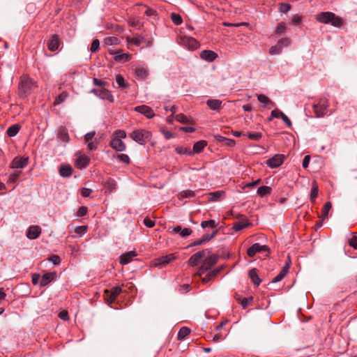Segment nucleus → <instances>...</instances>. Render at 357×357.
<instances>
[{
  "label": "nucleus",
  "mask_w": 357,
  "mask_h": 357,
  "mask_svg": "<svg viewBox=\"0 0 357 357\" xmlns=\"http://www.w3.org/2000/svg\"><path fill=\"white\" fill-rule=\"evenodd\" d=\"M316 20L323 24H331L333 26L340 27L342 19L331 12H322L316 15Z\"/></svg>",
  "instance_id": "nucleus-1"
},
{
  "label": "nucleus",
  "mask_w": 357,
  "mask_h": 357,
  "mask_svg": "<svg viewBox=\"0 0 357 357\" xmlns=\"http://www.w3.org/2000/svg\"><path fill=\"white\" fill-rule=\"evenodd\" d=\"M219 256L218 255H207L202 260V264L198 268L195 275L202 277L206 272L209 271L218 261Z\"/></svg>",
  "instance_id": "nucleus-2"
},
{
  "label": "nucleus",
  "mask_w": 357,
  "mask_h": 357,
  "mask_svg": "<svg viewBox=\"0 0 357 357\" xmlns=\"http://www.w3.org/2000/svg\"><path fill=\"white\" fill-rule=\"evenodd\" d=\"M130 137L140 145H144L151 138V133L144 129H137L130 134Z\"/></svg>",
  "instance_id": "nucleus-3"
},
{
  "label": "nucleus",
  "mask_w": 357,
  "mask_h": 357,
  "mask_svg": "<svg viewBox=\"0 0 357 357\" xmlns=\"http://www.w3.org/2000/svg\"><path fill=\"white\" fill-rule=\"evenodd\" d=\"M178 43L185 49L190 51L197 50L199 46V43L196 39L187 36H181Z\"/></svg>",
  "instance_id": "nucleus-4"
},
{
  "label": "nucleus",
  "mask_w": 357,
  "mask_h": 357,
  "mask_svg": "<svg viewBox=\"0 0 357 357\" xmlns=\"http://www.w3.org/2000/svg\"><path fill=\"white\" fill-rule=\"evenodd\" d=\"M329 104L326 98L319 100L317 104L313 105V110L318 118L323 117L326 114Z\"/></svg>",
  "instance_id": "nucleus-5"
},
{
  "label": "nucleus",
  "mask_w": 357,
  "mask_h": 357,
  "mask_svg": "<svg viewBox=\"0 0 357 357\" xmlns=\"http://www.w3.org/2000/svg\"><path fill=\"white\" fill-rule=\"evenodd\" d=\"M208 254H210V250L208 249H204L196 252L188 259V265L191 266L198 265L200 262H202L203 259Z\"/></svg>",
  "instance_id": "nucleus-6"
},
{
  "label": "nucleus",
  "mask_w": 357,
  "mask_h": 357,
  "mask_svg": "<svg viewBox=\"0 0 357 357\" xmlns=\"http://www.w3.org/2000/svg\"><path fill=\"white\" fill-rule=\"evenodd\" d=\"M34 86L33 81L29 77H23L20 83V89L24 93H29Z\"/></svg>",
  "instance_id": "nucleus-7"
},
{
  "label": "nucleus",
  "mask_w": 357,
  "mask_h": 357,
  "mask_svg": "<svg viewBox=\"0 0 357 357\" xmlns=\"http://www.w3.org/2000/svg\"><path fill=\"white\" fill-rule=\"evenodd\" d=\"M28 157H15L10 163V168L12 169H22L24 168L28 164Z\"/></svg>",
  "instance_id": "nucleus-8"
},
{
  "label": "nucleus",
  "mask_w": 357,
  "mask_h": 357,
  "mask_svg": "<svg viewBox=\"0 0 357 357\" xmlns=\"http://www.w3.org/2000/svg\"><path fill=\"white\" fill-rule=\"evenodd\" d=\"M284 161V155L282 154H276L271 158L267 160L266 165L271 168H276L280 166Z\"/></svg>",
  "instance_id": "nucleus-9"
},
{
  "label": "nucleus",
  "mask_w": 357,
  "mask_h": 357,
  "mask_svg": "<svg viewBox=\"0 0 357 357\" xmlns=\"http://www.w3.org/2000/svg\"><path fill=\"white\" fill-rule=\"evenodd\" d=\"M135 111L144 115L148 119H151L155 116V114L152 109L150 107L145 105L135 107Z\"/></svg>",
  "instance_id": "nucleus-10"
},
{
  "label": "nucleus",
  "mask_w": 357,
  "mask_h": 357,
  "mask_svg": "<svg viewBox=\"0 0 357 357\" xmlns=\"http://www.w3.org/2000/svg\"><path fill=\"white\" fill-rule=\"evenodd\" d=\"M268 250L266 245H261L259 243H254L250 247L247 251V254L250 257H253L257 252Z\"/></svg>",
  "instance_id": "nucleus-11"
},
{
  "label": "nucleus",
  "mask_w": 357,
  "mask_h": 357,
  "mask_svg": "<svg viewBox=\"0 0 357 357\" xmlns=\"http://www.w3.org/2000/svg\"><path fill=\"white\" fill-rule=\"evenodd\" d=\"M41 233V229L39 226H30L26 231V236L28 238L33 240L37 238Z\"/></svg>",
  "instance_id": "nucleus-12"
},
{
  "label": "nucleus",
  "mask_w": 357,
  "mask_h": 357,
  "mask_svg": "<svg viewBox=\"0 0 357 357\" xmlns=\"http://www.w3.org/2000/svg\"><path fill=\"white\" fill-rule=\"evenodd\" d=\"M121 288L119 287H114L111 289L110 291L106 290L107 301L109 303H112L116 299V296L121 293Z\"/></svg>",
  "instance_id": "nucleus-13"
},
{
  "label": "nucleus",
  "mask_w": 357,
  "mask_h": 357,
  "mask_svg": "<svg viewBox=\"0 0 357 357\" xmlns=\"http://www.w3.org/2000/svg\"><path fill=\"white\" fill-rule=\"evenodd\" d=\"M199 56L204 61L212 62L218 57V54L212 50H203L200 52Z\"/></svg>",
  "instance_id": "nucleus-14"
},
{
  "label": "nucleus",
  "mask_w": 357,
  "mask_h": 357,
  "mask_svg": "<svg viewBox=\"0 0 357 357\" xmlns=\"http://www.w3.org/2000/svg\"><path fill=\"white\" fill-rule=\"evenodd\" d=\"M136 256L137 254L135 251L123 253L120 257V263L122 265H126L131 262Z\"/></svg>",
  "instance_id": "nucleus-15"
},
{
  "label": "nucleus",
  "mask_w": 357,
  "mask_h": 357,
  "mask_svg": "<svg viewBox=\"0 0 357 357\" xmlns=\"http://www.w3.org/2000/svg\"><path fill=\"white\" fill-rule=\"evenodd\" d=\"M222 267L215 268L213 270H209L207 272V274L204 277H200L202 278V282L204 284H206L213 278H214L222 270Z\"/></svg>",
  "instance_id": "nucleus-16"
},
{
  "label": "nucleus",
  "mask_w": 357,
  "mask_h": 357,
  "mask_svg": "<svg viewBox=\"0 0 357 357\" xmlns=\"http://www.w3.org/2000/svg\"><path fill=\"white\" fill-rule=\"evenodd\" d=\"M56 275V272H50L45 273L40 278V285L46 286L53 281Z\"/></svg>",
  "instance_id": "nucleus-17"
},
{
  "label": "nucleus",
  "mask_w": 357,
  "mask_h": 357,
  "mask_svg": "<svg viewBox=\"0 0 357 357\" xmlns=\"http://www.w3.org/2000/svg\"><path fill=\"white\" fill-rule=\"evenodd\" d=\"M272 117L282 119L288 127H291L292 125L291 120L287 117V116L279 109H274L272 111Z\"/></svg>",
  "instance_id": "nucleus-18"
},
{
  "label": "nucleus",
  "mask_w": 357,
  "mask_h": 357,
  "mask_svg": "<svg viewBox=\"0 0 357 357\" xmlns=\"http://www.w3.org/2000/svg\"><path fill=\"white\" fill-rule=\"evenodd\" d=\"M114 59L118 62H126L130 59L131 55L128 53H123L120 50L113 53Z\"/></svg>",
  "instance_id": "nucleus-19"
},
{
  "label": "nucleus",
  "mask_w": 357,
  "mask_h": 357,
  "mask_svg": "<svg viewBox=\"0 0 357 357\" xmlns=\"http://www.w3.org/2000/svg\"><path fill=\"white\" fill-rule=\"evenodd\" d=\"M111 146L117 151H123L126 149V144L119 138H114L110 142Z\"/></svg>",
  "instance_id": "nucleus-20"
},
{
  "label": "nucleus",
  "mask_w": 357,
  "mask_h": 357,
  "mask_svg": "<svg viewBox=\"0 0 357 357\" xmlns=\"http://www.w3.org/2000/svg\"><path fill=\"white\" fill-rule=\"evenodd\" d=\"M47 45L50 51L54 52L59 50L60 44L58 36L56 35L52 36V38L47 42Z\"/></svg>",
  "instance_id": "nucleus-21"
},
{
  "label": "nucleus",
  "mask_w": 357,
  "mask_h": 357,
  "mask_svg": "<svg viewBox=\"0 0 357 357\" xmlns=\"http://www.w3.org/2000/svg\"><path fill=\"white\" fill-rule=\"evenodd\" d=\"M175 259L174 254H169L165 256H162L155 259V265H166L169 264L171 261Z\"/></svg>",
  "instance_id": "nucleus-22"
},
{
  "label": "nucleus",
  "mask_w": 357,
  "mask_h": 357,
  "mask_svg": "<svg viewBox=\"0 0 357 357\" xmlns=\"http://www.w3.org/2000/svg\"><path fill=\"white\" fill-rule=\"evenodd\" d=\"M208 107L214 111H219L222 106V101L218 99H208L206 100Z\"/></svg>",
  "instance_id": "nucleus-23"
},
{
  "label": "nucleus",
  "mask_w": 357,
  "mask_h": 357,
  "mask_svg": "<svg viewBox=\"0 0 357 357\" xmlns=\"http://www.w3.org/2000/svg\"><path fill=\"white\" fill-rule=\"evenodd\" d=\"M89 162L90 160L87 156L80 155L77 158L75 165L79 169H84L86 167Z\"/></svg>",
  "instance_id": "nucleus-24"
},
{
  "label": "nucleus",
  "mask_w": 357,
  "mask_h": 357,
  "mask_svg": "<svg viewBox=\"0 0 357 357\" xmlns=\"http://www.w3.org/2000/svg\"><path fill=\"white\" fill-rule=\"evenodd\" d=\"M97 96L101 99L107 100L110 102H114L113 96L111 94V93L108 90H107L105 89H101L100 90L99 93L97 94Z\"/></svg>",
  "instance_id": "nucleus-25"
},
{
  "label": "nucleus",
  "mask_w": 357,
  "mask_h": 357,
  "mask_svg": "<svg viewBox=\"0 0 357 357\" xmlns=\"http://www.w3.org/2000/svg\"><path fill=\"white\" fill-rule=\"evenodd\" d=\"M57 138L63 142H68L69 140V135L68 130L65 128H61L59 130Z\"/></svg>",
  "instance_id": "nucleus-26"
},
{
  "label": "nucleus",
  "mask_w": 357,
  "mask_h": 357,
  "mask_svg": "<svg viewBox=\"0 0 357 357\" xmlns=\"http://www.w3.org/2000/svg\"><path fill=\"white\" fill-rule=\"evenodd\" d=\"M105 188L106 192H112L116 190V184L114 180L112 178H107L105 182Z\"/></svg>",
  "instance_id": "nucleus-27"
},
{
  "label": "nucleus",
  "mask_w": 357,
  "mask_h": 357,
  "mask_svg": "<svg viewBox=\"0 0 357 357\" xmlns=\"http://www.w3.org/2000/svg\"><path fill=\"white\" fill-rule=\"evenodd\" d=\"M73 172V169L70 165H62L59 168V174L63 177H69Z\"/></svg>",
  "instance_id": "nucleus-28"
},
{
  "label": "nucleus",
  "mask_w": 357,
  "mask_h": 357,
  "mask_svg": "<svg viewBox=\"0 0 357 357\" xmlns=\"http://www.w3.org/2000/svg\"><path fill=\"white\" fill-rule=\"evenodd\" d=\"M248 275H249V277L251 279L252 282L255 284H256L257 286L260 284L261 280L259 279V278L257 275L256 268H252V269L250 270Z\"/></svg>",
  "instance_id": "nucleus-29"
},
{
  "label": "nucleus",
  "mask_w": 357,
  "mask_h": 357,
  "mask_svg": "<svg viewBox=\"0 0 357 357\" xmlns=\"http://www.w3.org/2000/svg\"><path fill=\"white\" fill-rule=\"evenodd\" d=\"M135 75L139 79H144L147 75V70L143 66H138L135 68Z\"/></svg>",
  "instance_id": "nucleus-30"
},
{
  "label": "nucleus",
  "mask_w": 357,
  "mask_h": 357,
  "mask_svg": "<svg viewBox=\"0 0 357 357\" xmlns=\"http://www.w3.org/2000/svg\"><path fill=\"white\" fill-rule=\"evenodd\" d=\"M250 225L249 222L246 220H243L241 222H236L233 225V229L235 231H240L244 228L248 227Z\"/></svg>",
  "instance_id": "nucleus-31"
},
{
  "label": "nucleus",
  "mask_w": 357,
  "mask_h": 357,
  "mask_svg": "<svg viewBox=\"0 0 357 357\" xmlns=\"http://www.w3.org/2000/svg\"><path fill=\"white\" fill-rule=\"evenodd\" d=\"M20 126L18 124H14L10 126L7 130V134L9 137H15L20 131Z\"/></svg>",
  "instance_id": "nucleus-32"
},
{
  "label": "nucleus",
  "mask_w": 357,
  "mask_h": 357,
  "mask_svg": "<svg viewBox=\"0 0 357 357\" xmlns=\"http://www.w3.org/2000/svg\"><path fill=\"white\" fill-rule=\"evenodd\" d=\"M206 146V142L204 140H200L196 142L193 146V153H199Z\"/></svg>",
  "instance_id": "nucleus-33"
},
{
  "label": "nucleus",
  "mask_w": 357,
  "mask_h": 357,
  "mask_svg": "<svg viewBox=\"0 0 357 357\" xmlns=\"http://www.w3.org/2000/svg\"><path fill=\"white\" fill-rule=\"evenodd\" d=\"M225 195V192L223 191H215L211 192L209 194L210 195V200L212 202H217L220 200V199Z\"/></svg>",
  "instance_id": "nucleus-34"
},
{
  "label": "nucleus",
  "mask_w": 357,
  "mask_h": 357,
  "mask_svg": "<svg viewBox=\"0 0 357 357\" xmlns=\"http://www.w3.org/2000/svg\"><path fill=\"white\" fill-rule=\"evenodd\" d=\"M271 188L269 186L263 185L258 188L257 194L260 197H264L266 195H268L271 192Z\"/></svg>",
  "instance_id": "nucleus-35"
},
{
  "label": "nucleus",
  "mask_w": 357,
  "mask_h": 357,
  "mask_svg": "<svg viewBox=\"0 0 357 357\" xmlns=\"http://www.w3.org/2000/svg\"><path fill=\"white\" fill-rule=\"evenodd\" d=\"M175 151L178 154H185L188 155H192L193 154V151L183 146H178L175 149Z\"/></svg>",
  "instance_id": "nucleus-36"
},
{
  "label": "nucleus",
  "mask_w": 357,
  "mask_h": 357,
  "mask_svg": "<svg viewBox=\"0 0 357 357\" xmlns=\"http://www.w3.org/2000/svg\"><path fill=\"white\" fill-rule=\"evenodd\" d=\"M116 82L120 88L126 89L128 87V84L125 82L124 78L121 75H116Z\"/></svg>",
  "instance_id": "nucleus-37"
},
{
  "label": "nucleus",
  "mask_w": 357,
  "mask_h": 357,
  "mask_svg": "<svg viewBox=\"0 0 357 357\" xmlns=\"http://www.w3.org/2000/svg\"><path fill=\"white\" fill-rule=\"evenodd\" d=\"M119 43V39L115 36H109L105 38V43L107 45H114Z\"/></svg>",
  "instance_id": "nucleus-38"
},
{
  "label": "nucleus",
  "mask_w": 357,
  "mask_h": 357,
  "mask_svg": "<svg viewBox=\"0 0 357 357\" xmlns=\"http://www.w3.org/2000/svg\"><path fill=\"white\" fill-rule=\"evenodd\" d=\"M190 331L187 327H182L178 333V339L183 340L184 339L189 333Z\"/></svg>",
  "instance_id": "nucleus-39"
},
{
  "label": "nucleus",
  "mask_w": 357,
  "mask_h": 357,
  "mask_svg": "<svg viewBox=\"0 0 357 357\" xmlns=\"http://www.w3.org/2000/svg\"><path fill=\"white\" fill-rule=\"evenodd\" d=\"M67 97H68V93L66 92H62L56 98V99L54 102V104L55 105H59V104L62 103L63 102H64L66 100Z\"/></svg>",
  "instance_id": "nucleus-40"
},
{
  "label": "nucleus",
  "mask_w": 357,
  "mask_h": 357,
  "mask_svg": "<svg viewBox=\"0 0 357 357\" xmlns=\"http://www.w3.org/2000/svg\"><path fill=\"white\" fill-rule=\"evenodd\" d=\"M218 225V223L216 222L215 220H206V221H203L202 223H201V226L202 228H206L208 227H210L211 228H214L215 227H217Z\"/></svg>",
  "instance_id": "nucleus-41"
},
{
  "label": "nucleus",
  "mask_w": 357,
  "mask_h": 357,
  "mask_svg": "<svg viewBox=\"0 0 357 357\" xmlns=\"http://www.w3.org/2000/svg\"><path fill=\"white\" fill-rule=\"evenodd\" d=\"M291 43V40L289 38H282L278 42V45L283 49L284 47H288Z\"/></svg>",
  "instance_id": "nucleus-42"
},
{
  "label": "nucleus",
  "mask_w": 357,
  "mask_h": 357,
  "mask_svg": "<svg viewBox=\"0 0 357 357\" xmlns=\"http://www.w3.org/2000/svg\"><path fill=\"white\" fill-rule=\"evenodd\" d=\"M331 207L332 204L330 202H328L325 204L321 212L323 218H326L328 216V212L331 210Z\"/></svg>",
  "instance_id": "nucleus-43"
},
{
  "label": "nucleus",
  "mask_w": 357,
  "mask_h": 357,
  "mask_svg": "<svg viewBox=\"0 0 357 357\" xmlns=\"http://www.w3.org/2000/svg\"><path fill=\"white\" fill-rule=\"evenodd\" d=\"M174 119L181 123H188L189 119L183 114H178L174 116Z\"/></svg>",
  "instance_id": "nucleus-44"
},
{
  "label": "nucleus",
  "mask_w": 357,
  "mask_h": 357,
  "mask_svg": "<svg viewBox=\"0 0 357 357\" xmlns=\"http://www.w3.org/2000/svg\"><path fill=\"white\" fill-rule=\"evenodd\" d=\"M318 195V186L316 183H314L312 187L310 192V200L314 202Z\"/></svg>",
  "instance_id": "nucleus-45"
},
{
  "label": "nucleus",
  "mask_w": 357,
  "mask_h": 357,
  "mask_svg": "<svg viewBox=\"0 0 357 357\" xmlns=\"http://www.w3.org/2000/svg\"><path fill=\"white\" fill-rule=\"evenodd\" d=\"M246 135L250 139H252V140H259L261 138V133L259 132H248L246 134Z\"/></svg>",
  "instance_id": "nucleus-46"
},
{
  "label": "nucleus",
  "mask_w": 357,
  "mask_h": 357,
  "mask_svg": "<svg viewBox=\"0 0 357 357\" xmlns=\"http://www.w3.org/2000/svg\"><path fill=\"white\" fill-rule=\"evenodd\" d=\"M171 18H172V22L176 25H179L182 23L181 17L178 14H176L174 13H172Z\"/></svg>",
  "instance_id": "nucleus-47"
},
{
  "label": "nucleus",
  "mask_w": 357,
  "mask_h": 357,
  "mask_svg": "<svg viewBox=\"0 0 357 357\" xmlns=\"http://www.w3.org/2000/svg\"><path fill=\"white\" fill-rule=\"evenodd\" d=\"M282 50V49L278 44H276L275 45L272 46L270 48L269 53L272 55L279 54L281 52Z\"/></svg>",
  "instance_id": "nucleus-48"
},
{
  "label": "nucleus",
  "mask_w": 357,
  "mask_h": 357,
  "mask_svg": "<svg viewBox=\"0 0 357 357\" xmlns=\"http://www.w3.org/2000/svg\"><path fill=\"white\" fill-rule=\"evenodd\" d=\"M257 99L260 102L264 103L266 105L272 103L271 100L267 96L263 94L257 95Z\"/></svg>",
  "instance_id": "nucleus-49"
},
{
  "label": "nucleus",
  "mask_w": 357,
  "mask_h": 357,
  "mask_svg": "<svg viewBox=\"0 0 357 357\" xmlns=\"http://www.w3.org/2000/svg\"><path fill=\"white\" fill-rule=\"evenodd\" d=\"M286 30V25L284 22H280L278 24L277 27H276V29H275V33L277 34H282Z\"/></svg>",
  "instance_id": "nucleus-50"
},
{
  "label": "nucleus",
  "mask_w": 357,
  "mask_h": 357,
  "mask_svg": "<svg viewBox=\"0 0 357 357\" xmlns=\"http://www.w3.org/2000/svg\"><path fill=\"white\" fill-rule=\"evenodd\" d=\"M287 274L281 271L271 281L272 283H276L282 280Z\"/></svg>",
  "instance_id": "nucleus-51"
},
{
  "label": "nucleus",
  "mask_w": 357,
  "mask_h": 357,
  "mask_svg": "<svg viewBox=\"0 0 357 357\" xmlns=\"http://www.w3.org/2000/svg\"><path fill=\"white\" fill-rule=\"evenodd\" d=\"M291 9V5L289 3H281L280 5L279 10L281 13H287Z\"/></svg>",
  "instance_id": "nucleus-52"
},
{
  "label": "nucleus",
  "mask_w": 357,
  "mask_h": 357,
  "mask_svg": "<svg viewBox=\"0 0 357 357\" xmlns=\"http://www.w3.org/2000/svg\"><path fill=\"white\" fill-rule=\"evenodd\" d=\"M117 158L119 159V161H121L123 163L128 164L130 162V158H129L128 155L126 154H124V153L119 154V155H118Z\"/></svg>",
  "instance_id": "nucleus-53"
},
{
  "label": "nucleus",
  "mask_w": 357,
  "mask_h": 357,
  "mask_svg": "<svg viewBox=\"0 0 357 357\" xmlns=\"http://www.w3.org/2000/svg\"><path fill=\"white\" fill-rule=\"evenodd\" d=\"M126 137V133L123 130H118L114 133V138H119L120 139H124Z\"/></svg>",
  "instance_id": "nucleus-54"
},
{
  "label": "nucleus",
  "mask_w": 357,
  "mask_h": 357,
  "mask_svg": "<svg viewBox=\"0 0 357 357\" xmlns=\"http://www.w3.org/2000/svg\"><path fill=\"white\" fill-rule=\"evenodd\" d=\"M253 301V298L252 296L249 298H243L241 301V304L243 308H245L248 305H250V302Z\"/></svg>",
  "instance_id": "nucleus-55"
},
{
  "label": "nucleus",
  "mask_w": 357,
  "mask_h": 357,
  "mask_svg": "<svg viewBox=\"0 0 357 357\" xmlns=\"http://www.w3.org/2000/svg\"><path fill=\"white\" fill-rule=\"evenodd\" d=\"M144 40V38L141 36H136L131 40V43L137 46H139Z\"/></svg>",
  "instance_id": "nucleus-56"
},
{
  "label": "nucleus",
  "mask_w": 357,
  "mask_h": 357,
  "mask_svg": "<svg viewBox=\"0 0 357 357\" xmlns=\"http://www.w3.org/2000/svg\"><path fill=\"white\" fill-rule=\"evenodd\" d=\"M87 231V227L86 226H78L75 229V231L79 234L82 235L85 234Z\"/></svg>",
  "instance_id": "nucleus-57"
},
{
  "label": "nucleus",
  "mask_w": 357,
  "mask_h": 357,
  "mask_svg": "<svg viewBox=\"0 0 357 357\" xmlns=\"http://www.w3.org/2000/svg\"><path fill=\"white\" fill-rule=\"evenodd\" d=\"M192 233V229L190 228H183L181 230V232L180 233V236L183 238H185L188 236H190Z\"/></svg>",
  "instance_id": "nucleus-58"
},
{
  "label": "nucleus",
  "mask_w": 357,
  "mask_h": 357,
  "mask_svg": "<svg viewBox=\"0 0 357 357\" xmlns=\"http://www.w3.org/2000/svg\"><path fill=\"white\" fill-rule=\"evenodd\" d=\"M49 261L52 262L54 265H58L61 262V259L58 255H52L49 258Z\"/></svg>",
  "instance_id": "nucleus-59"
},
{
  "label": "nucleus",
  "mask_w": 357,
  "mask_h": 357,
  "mask_svg": "<svg viewBox=\"0 0 357 357\" xmlns=\"http://www.w3.org/2000/svg\"><path fill=\"white\" fill-rule=\"evenodd\" d=\"M100 43L98 39H95L93 40L91 46V52H96L99 47Z\"/></svg>",
  "instance_id": "nucleus-60"
},
{
  "label": "nucleus",
  "mask_w": 357,
  "mask_h": 357,
  "mask_svg": "<svg viewBox=\"0 0 357 357\" xmlns=\"http://www.w3.org/2000/svg\"><path fill=\"white\" fill-rule=\"evenodd\" d=\"M92 192V190L90 188H84L82 189L81 195L84 197H87L90 196L91 193Z\"/></svg>",
  "instance_id": "nucleus-61"
},
{
  "label": "nucleus",
  "mask_w": 357,
  "mask_h": 357,
  "mask_svg": "<svg viewBox=\"0 0 357 357\" xmlns=\"http://www.w3.org/2000/svg\"><path fill=\"white\" fill-rule=\"evenodd\" d=\"M350 246L357 250V236H353L349 241Z\"/></svg>",
  "instance_id": "nucleus-62"
},
{
  "label": "nucleus",
  "mask_w": 357,
  "mask_h": 357,
  "mask_svg": "<svg viewBox=\"0 0 357 357\" xmlns=\"http://www.w3.org/2000/svg\"><path fill=\"white\" fill-rule=\"evenodd\" d=\"M97 144L98 142L96 139L95 141L89 142L87 144V146L89 150H96L97 149Z\"/></svg>",
  "instance_id": "nucleus-63"
},
{
  "label": "nucleus",
  "mask_w": 357,
  "mask_h": 357,
  "mask_svg": "<svg viewBox=\"0 0 357 357\" xmlns=\"http://www.w3.org/2000/svg\"><path fill=\"white\" fill-rule=\"evenodd\" d=\"M59 317L62 320H67L68 319V312L66 310H63L59 312Z\"/></svg>",
  "instance_id": "nucleus-64"
}]
</instances>
